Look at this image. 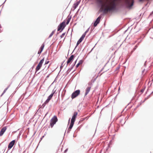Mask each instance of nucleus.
<instances>
[{
    "mask_svg": "<svg viewBox=\"0 0 153 153\" xmlns=\"http://www.w3.org/2000/svg\"><path fill=\"white\" fill-rule=\"evenodd\" d=\"M116 0H97V1L100 5V10L104 13H106L108 12L114 10L116 7ZM129 7H132L133 4L134 0H126Z\"/></svg>",
    "mask_w": 153,
    "mask_h": 153,
    "instance_id": "obj_1",
    "label": "nucleus"
},
{
    "mask_svg": "<svg viewBox=\"0 0 153 153\" xmlns=\"http://www.w3.org/2000/svg\"><path fill=\"white\" fill-rule=\"evenodd\" d=\"M77 115L78 113L77 112H74L71 119L70 124L68 129V130L69 131H70L71 129L72 128Z\"/></svg>",
    "mask_w": 153,
    "mask_h": 153,
    "instance_id": "obj_2",
    "label": "nucleus"
},
{
    "mask_svg": "<svg viewBox=\"0 0 153 153\" xmlns=\"http://www.w3.org/2000/svg\"><path fill=\"white\" fill-rule=\"evenodd\" d=\"M57 121L58 119L56 116H54L50 120V126L51 128H52Z\"/></svg>",
    "mask_w": 153,
    "mask_h": 153,
    "instance_id": "obj_3",
    "label": "nucleus"
},
{
    "mask_svg": "<svg viewBox=\"0 0 153 153\" xmlns=\"http://www.w3.org/2000/svg\"><path fill=\"white\" fill-rule=\"evenodd\" d=\"M44 61V59L43 58L39 62L38 65L36 67L35 69L36 71V72L40 70L41 67H42V64Z\"/></svg>",
    "mask_w": 153,
    "mask_h": 153,
    "instance_id": "obj_4",
    "label": "nucleus"
},
{
    "mask_svg": "<svg viewBox=\"0 0 153 153\" xmlns=\"http://www.w3.org/2000/svg\"><path fill=\"white\" fill-rule=\"evenodd\" d=\"M65 26V22L64 21L62 23L60 24V25L58 26L57 30L59 31L60 30H61V31H62L64 28Z\"/></svg>",
    "mask_w": 153,
    "mask_h": 153,
    "instance_id": "obj_5",
    "label": "nucleus"
},
{
    "mask_svg": "<svg viewBox=\"0 0 153 153\" xmlns=\"http://www.w3.org/2000/svg\"><path fill=\"white\" fill-rule=\"evenodd\" d=\"M80 91L78 90H76L72 94L71 98L72 99H73L77 96L80 94Z\"/></svg>",
    "mask_w": 153,
    "mask_h": 153,
    "instance_id": "obj_6",
    "label": "nucleus"
},
{
    "mask_svg": "<svg viewBox=\"0 0 153 153\" xmlns=\"http://www.w3.org/2000/svg\"><path fill=\"white\" fill-rule=\"evenodd\" d=\"M16 142L15 140H13L11 141L9 144L8 149H11L13 146Z\"/></svg>",
    "mask_w": 153,
    "mask_h": 153,
    "instance_id": "obj_7",
    "label": "nucleus"
},
{
    "mask_svg": "<svg viewBox=\"0 0 153 153\" xmlns=\"http://www.w3.org/2000/svg\"><path fill=\"white\" fill-rule=\"evenodd\" d=\"M101 18V17L100 16L95 21L94 24V27L96 26L99 23Z\"/></svg>",
    "mask_w": 153,
    "mask_h": 153,
    "instance_id": "obj_8",
    "label": "nucleus"
},
{
    "mask_svg": "<svg viewBox=\"0 0 153 153\" xmlns=\"http://www.w3.org/2000/svg\"><path fill=\"white\" fill-rule=\"evenodd\" d=\"M7 129L6 126L3 127L1 130L0 131V136H2Z\"/></svg>",
    "mask_w": 153,
    "mask_h": 153,
    "instance_id": "obj_9",
    "label": "nucleus"
},
{
    "mask_svg": "<svg viewBox=\"0 0 153 153\" xmlns=\"http://www.w3.org/2000/svg\"><path fill=\"white\" fill-rule=\"evenodd\" d=\"M74 56L73 55H72L68 59V60L67 61V65L68 64L71 62L72 61H73V60L74 58Z\"/></svg>",
    "mask_w": 153,
    "mask_h": 153,
    "instance_id": "obj_10",
    "label": "nucleus"
},
{
    "mask_svg": "<svg viewBox=\"0 0 153 153\" xmlns=\"http://www.w3.org/2000/svg\"><path fill=\"white\" fill-rule=\"evenodd\" d=\"M91 87H88L86 89V92L85 94V95L86 96L90 91L91 89Z\"/></svg>",
    "mask_w": 153,
    "mask_h": 153,
    "instance_id": "obj_11",
    "label": "nucleus"
},
{
    "mask_svg": "<svg viewBox=\"0 0 153 153\" xmlns=\"http://www.w3.org/2000/svg\"><path fill=\"white\" fill-rule=\"evenodd\" d=\"M83 63V61L82 60H80L79 62L76 65V68H77L79 65H81Z\"/></svg>",
    "mask_w": 153,
    "mask_h": 153,
    "instance_id": "obj_12",
    "label": "nucleus"
},
{
    "mask_svg": "<svg viewBox=\"0 0 153 153\" xmlns=\"http://www.w3.org/2000/svg\"><path fill=\"white\" fill-rule=\"evenodd\" d=\"M55 92H53L48 97V98L50 100L51 99L53 95L54 94Z\"/></svg>",
    "mask_w": 153,
    "mask_h": 153,
    "instance_id": "obj_13",
    "label": "nucleus"
},
{
    "mask_svg": "<svg viewBox=\"0 0 153 153\" xmlns=\"http://www.w3.org/2000/svg\"><path fill=\"white\" fill-rule=\"evenodd\" d=\"M86 32H87L86 31L84 33H83L80 38L82 40H83L86 35Z\"/></svg>",
    "mask_w": 153,
    "mask_h": 153,
    "instance_id": "obj_14",
    "label": "nucleus"
},
{
    "mask_svg": "<svg viewBox=\"0 0 153 153\" xmlns=\"http://www.w3.org/2000/svg\"><path fill=\"white\" fill-rule=\"evenodd\" d=\"M83 40L81 39L80 38V39L78 41L77 44L76 46H77Z\"/></svg>",
    "mask_w": 153,
    "mask_h": 153,
    "instance_id": "obj_15",
    "label": "nucleus"
},
{
    "mask_svg": "<svg viewBox=\"0 0 153 153\" xmlns=\"http://www.w3.org/2000/svg\"><path fill=\"white\" fill-rule=\"evenodd\" d=\"M45 45L44 44H43L42 45L40 49V50H41V51H43V50L44 48V47Z\"/></svg>",
    "mask_w": 153,
    "mask_h": 153,
    "instance_id": "obj_16",
    "label": "nucleus"
},
{
    "mask_svg": "<svg viewBox=\"0 0 153 153\" xmlns=\"http://www.w3.org/2000/svg\"><path fill=\"white\" fill-rule=\"evenodd\" d=\"M79 4V2H77L76 3H75L74 4V5L75 8H76V7L78 6V5Z\"/></svg>",
    "mask_w": 153,
    "mask_h": 153,
    "instance_id": "obj_17",
    "label": "nucleus"
},
{
    "mask_svg": "<svg viewBox=\"0 0 153 153\" xmlns=\"http://www.w3.org/2000/svg\"><path fill=\"white\" fill-rule=\"evenodd\" d=\"M50 100L48 98L47 100L45 102L44 104H46L48 103L49 102Z\"/></svg>",
    "mask_w": 153,
    "mask_h": 153,
    "instance_id": "obj_18",
    "label": "nucleus"
},
{
    "mask_svg": "<svg viewBox=\"0 0 153 153\" xmlns=\"http://www.w3.org/2000/svg\"><path fill=\"white\" fill-rule=\"evenodd\" d=\"M55 32V31H53L51 33V34H50V36H49V37L50 38L52 36L53 34Z\"/></svg>",
    "mask_w": 153,
    "mask_h": 153,
    "instance_id": "obj_19",
    "label": "nucleus"
},
{
    "mask_svg": "<svg viewBox=\"0 0 153 153\" xmlns=\"http://www.w3.org/2000/svg\"><path fill=\"white\" fill-rule=\"evenodd\" d=\"M70 20H71V18H68L67 19V22H66L67 25H68L69 23V22L70 21Z\"/></svg>",
    "mask_w": 153,
    "mask_h": 153,
    "instance_id": "obj_20",
    "label": "nucleus"
},
{
    "mask_svg": "<svg viewBox=\"0 0 153 153\" xmlns=\"http://www.w3.org/2000/svg\"><path fill=\"white\" fill-rule=\"evenodd\" d=\"M65 35V33H63L60 36L61 38H62L64 37V36Z\"/></svg>",
    "mask_w": 153,
    "mask_h": 153,
    "instance_id": "obj_21",
    "label": "nucleus"
},
{
    "mask_svg": "<svg viewBox=\"0 0 153 153\" xmlns=\"http://www.w3.org/2000/svg\"><path fill=\"white\" fill-rule=\"evenodd\" d=\"M9 87H7L6 88H5L4 90V92L3 93V94H4L5 92L7 90V89H8Z\"/></svg>",
    "mask_w": 153,
    "mask_h": 153,
    "instance_id": "obj_22",
    "label": "nucleus"
},
{
    "mask_svg": "<svg viewBox=\"0 0 153 153\" xmlns=\"http://www.w3.org/2000/svg\"><path fill=\"white\" fill-rule=\"evenodd\" d=\"M42 51H41V50H39V51H38V54H40V53H41V52H42Z\"/></svg>",
    "mask_w": 153,
    "mask_h": 153,
    "instance_id": "obj_23",
    "label": "nucleus"
},
{
    "mask_svg": "<svg viewBox=\"0 0 153 153\" xmlns=\"http://www.w3.org/2000/svg\"><path fill=\"white\" fill-rule=\"evenodd\" d=\"M49 61H46L45 62V64H47L49 63Z\"/></svg>",
    "mask_w": 153,
    "mask_h": 153,
    "instance_id": "obj_24",
    "label": "nucleus"
},
{
    "mask_svg": "<svg viewBox=\"0 0 153 153\" xmlns=\"http://www.w3.org/2000/svg\"><path fill=\"white\" fill-rule=\"evenodd\" d=\"M137 45H136L135 47V48H134V49H135L137 48Z\"/></svg>",
    "mask_w": 153,
    "mask_h": 153,
    "instance_id": "obj_25",
    "label": "nucleus"
},
{
    "mask_svg": "<svg viewBox=\"0 0 153 153\" xmlns=\"http://www.w3.org/2000/svg\"><path fill=\"white\" fill-rule=\"evenodd\" d=\"M70 121V119L69 120V122Z\"/></svg>",
    "mask_w": 153,
    "mask_h": 153,
    "instance_id": "obj_26",
    "label": "nucleus"
},
{
    "mask_svg": "<svg viewBox=\"0 0 153 153\" xmlns=\"http://www.w3.org/2000/svg\"><path fill=\"white\" fill-rule=\"evenodd\" d=\"M67 150H65V151L66 152V151Z\"/></svg>",
    "mask_w": 153,
    "mask_h": 153,
    "instance_id": "obj_27",
    "label": "nucleus"
}]
</instances>
